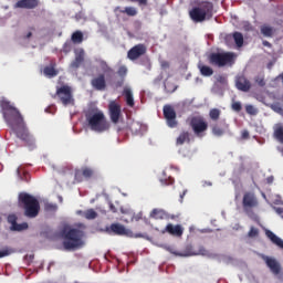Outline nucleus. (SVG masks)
Returning a JSON list of instances; mask_svg holds the SVG:
<instances>
[{"label":"nucleus","mask_w":283,"mask_h":283,"mask_svg":"<svg viewBox=\"0 0 283 283\" xmlns=\"http://www.w3.org/2000/svg\"><path fill=\"white\" fill-rule=\"evenodd\" d=\"M0 107L3 119L11 132L15 134L17 138H20V140L24 143L25 147L34 149V147H36V140L34 139V136L30 134L25 119L19 108L14 107L8 99H2L0 102Z\"/></svg>","instance_id":"obj_1"},{"label":"nucleus","mask_w":283,"mask_h":283,"mask_svg":"<svg viewBox=\"0 0 283 283\" xmlns=\"http://www.w3.org/2000/svg\"><path fill=\"white\" fill-rule=\"evenodd\" d=\"M63 247L66 251H76L85 247V232L83 230L72 228L62 232Z\"/></svg>","instance_id":"obj_2"},{"label":"nucleus","mask_w":283,"mask_h":283,"mask_svg":"<svg viewBox=\"0 0 283 283\" xmlns=\"http://www.w3.org/2000/svg\"><path fill=\"white\" fill-rule=\"evenodd\" d=\"M18 206L24 210L27 218H36L41 211V205L34 196L28 192H20L18 196Z\"/></svg>","instance_id":"obj_3"},{"label":"nucleus","mask_w":283,"mask_h":283,"mask_svg":"<svg viewBox=\"0 0 283 283\" xmlns=\"http://www.w3.org/2000/svg\"><path fill=\"white\" fill-rule=\"evenodd\" d=\"M86 120L92 132H96L97 134H104V132H107L111 127L107 117H105L102 111L86 115Z\"/></svg>","instance_id":"obj_4"},{"label":"nucleus","mask_w":283,"mask_h":283,"mask_svg":"<svg viewBox=\"0 0 283 283\" xmlns=\"http://www.w3.org/2000/svg\"><path fill=\"white\" fill-rule=\"evenodd\" d=\"M189 17L195 23H202L207 19L213 17V3L206 1L202 2L199 7H195L189 11Z\"/></svg>","instance_id":"obj_5"},{"label":"nucleus","mask_w":283,"mask_h":283,"mask_svg":"<svg viewBox=\"0 0 283 283\" xmlns=\"http://www.w3.org/2000/svg\"><path fill=\"white\" fill-rule=\"evenodd\" d=\"M210 65H217V67H224L229 63H233V53H210L208 56Z\"/></svg>","instance_id":"obj_6"},{"label":"nucleus","mask_w":283,"mask_h":283,"mask_svg":"<svg viewBox=\"0 0 283 283\" xmlns=\"http://www.w3.org/2000/svg\"><path fill=\"white\" fill-rule=\"evenodd\" d=\"M56 96L64 106L74 105V96L72 95V87L63 85L56 88Z\"/></svg>","instance_id":"obj_7"},{"label":"nucleus","mask_w":283,"mask_h":283,"mask_svg":"<svg viewBox=\"0 0 283 283\" xmlns=\"http://www.w3.org/2000/svg\"><path fill=\"white\" fill-rule=\"evenodd\" d=\"M189 125L197 136H200L202 132H207V129H209V123H207L202 116L191 117Z\"/></svg>","instance_id":"obj_8"},{"label":"nucleus","mask_w":283,"mask_h":283,"mask_svg":"<svg viewBox=\"0 0 283 283\" xmlns=\"http://www.w3.org/2000/svg\"><path fill=\"white\" fill-rule=\"evenodd\" d=\"M164 118L166 119V123L168 125V127H170L171 129L178 127V119H176V109H174V107L169 104L164 106Z\"/></svg>","instance_id":"obj_9"},{"label":"nucleus","mask_w":283,"mask_h":283,"mask_svg":"<svg viewBox=\"0 0 283 283\" xmlns=\"http://www.w3.org/2000/svg\"><path fill=\"white\" fill-rule=\"evenodd\" d=\"M108 114H109L111 122L114 123V125H118L120 120V116H123L120 104L116 103V101L109 102Z\"/></svg>","instance_id":"obj_10"},{"label":"nucleus","mask_w":283,"mask_h":283,"mask_svg":"<svg viewBox=\"0 0 283 283\" xmlns=\"http://www.w3.org/2000/svg\"><path fill=\"white\" fill-rule=\"evenodd\" d=\"M258 205H259V202H258V197H255V193L245 192L243 195L242 206H243V211H245V213H249V211H251V209H255V207H258Z\"/></svg>","instance_id":"obj_11"},{"label":"nucleus","mask_w":283,"mask_h":283,"mask_svg":"<svg viewBox=\"0 0 283 283\" xmlns=\"http://www.w3.org/2000/svg\"><path fill=\"white\" fill-rule=\"evenodd\" d=\"M145 54H147V46H145V44H137L127 52V59H129V61H138V59L145 56Z\"/></svg>","instance_id":"obj_12"},{"label":"nucleus","mask_w":283,"mask_h":283,"mask_svg":"<svg viewBox=\"0 0 283 283\" xmlns=\"http://www.w3.org/2000/svg\"><path fill=\"white\" fill-rule=\"evenodd\" d=\"M75 59L71 62L70 67L72 70H78L83 63H85V50L76 49L74 51Z\"/></svg>","instance_id":"obj_13"},{"label":"nucleus","mask_w":283,"mask_h":283,"mask_svg":"<svg viewBox=\"0 0 283 283\" xmlns=\"http://www.w3.org/2000/svg\"><path fill=\"white\" fill-rule=\"evenodd\" d=\"M128 232L127 228L120 223H112L106 228L108 235H127Z\"/></svg>","instance_id":"obj_14"},{"label":"nucleus","mask_w":283,"mask_h":283,"mask_svg":"<svg viewBox=\"0 0 283 283\" xmlns=\"http://www.w3.org/2000/svg\"><path fill=\"white\" fill-rule=\"evenodd\" d=\"M262 260H264L266 266L270 268V271L274 275H280V273L282 271V266L280 265V262H277V260H275L274 258L266 256V255H263Z\"/></svg>","instance_id":"obj_15"},{"label":"nucleus","mask_w":283,"mask_h":283,"mask_svg":"<svg viewBox=\"0 0 283 283\" xmlns=\"http://www.w3.org/2000/svg\"><path fill=\"white\" fill-rule=\"evenodd\" d=\"M7 220L9 224H11V231H25V229H28L27 222H23V223L17 222V220H19L17 214H9Z\"/></svg>","instance_id":"obj_16"},{"label":"nucleus","mask_w":283,"mask_h":283,"mask_svg":"<svg viewBox=\"0 0 283 283\" xmlns=\"http://www.w3.org/2000/svg\"><path fill=\"white\" fill-rule=\"evenodd\" d=\"M91 85L97 92H104L107 87V82L105 81V74H99L91 81Z\"/></svg>","instance_id":"obj_17"},{"label":"nucleus","mask_w":283,"mask_h":283,"mask_svg":"<svg viewBox=\"0 0 283 283\" xmlns=\"http://www.w3.org/2000/svg\"><path fill=\"white\" fill-rule=\"evenodd\" d=\"M235 87L240 92H249L251 90V81H249L244 75L237 76Z\"/></svg>","instance_id":"obj_18"},{"label":"nucleus","mask_w":283,"mask_h":283,"mask_svg":"<svg viewBox=\"0 0 283 283\" xmlns=\"http://www.w3.org/2000/svg\"><path fill=\"white\" fill-rule=\"evenodd\" d=\"M165 231L167 233H169L170 235H176L177 238H180L184 233L182 226H180V224L174 226L171 223H168L166 226Z\"/></svg>","instance_id":"obj_19"},{"label":"nucleus","mask_w":283,"mask_h":283,"mask_svg":"<svg viewBox=\"0 0 283 283\" xmlns=\"http://www.w3.org/2000/svg\"><path fill=\"white\" fill-rule=\"evenodd\" d=\"M39 6L36 0H20L15 3V8H24L25 10H34Z\"/></svg>","instance_id":"obj_20"},{"label":"nucleus","mask_w":283,"mask_h":283,"mask_svg":"<svg viewBox=\"0 0 283 283\" xmlns=\"http://www.w3.org/2000/svg\"><path fill=\"white\" fill-rule=\"evenodd\" d=\"M123 96H125L126 105L128 107H134V93H132V88L125 87L123 91Z\"/></svg>","instance_id":"obj_21"},{"label":"nucleus","mask_w":283,"mask_h":283,"mask_svg":"<svg viewBox=\"0 0 283 283\" xmlns=\"http://www.w3.org/2000/svg\"><path fill=\"white\" fill-rule=\"evenodd\" d=\"M115 12H120V14H127V17H136V14H138V10L135 7H125L124 9L117 7L115 9Z\"/></svg>","instance_id":"obj_22"},{"label":"nucleus","mask_w":283,"mask_h":283,"mask_svg":"<svg viewBox=\"0 0 283 283\" xmlns=\"http://www.w3.org/2000/svg\"><path fill=\"white\" fill-rule=\"evenodd\" d=\"M226 129H229V124H227V122L223 123V127L218 124L212 125V134L214 136H223Z\"/></svg>","instance_id":"obj_23"},{"label":"nucleus","mask_w":283,"mask_h":283,"mask_svg":"<svg viewBox=\"0 0 283 283\" xmlns=\"http://www.w3.org/2000/svg\"><path fill=\"white\" fill-rule=\"evenodd\" d=\"M150 218L154 220H165V218H167V212L163 209L156 208L150 212Z\"/></svg>","instance_id":"obj_24"},{"label":"nucleus","mask_w":283,"mask_h":283,"mask_svg":"<svg viewBox=\"0 0 283 283\" xmlns=\"http://www.w3.org/2000/svg\"><path fill=\"white\" fill-rule=\"evenodd\" d=\"M43 74L44 76H46L48 78H54V76H59V71H56V69L54 67V65L52 66H45L43 69Z\"/></svg>","instance_id":"obj_25"},{"label":"nucleus","mask_w":283,"mask_h":283,"mask_svg":"<svg viewBox=\"0 0 283 283\" xmlns=\"http://www.w3.org/2000/svg\"><path fill=\"white\" fill-rule=\"evenodd\" d=\"M201 76H213V69L205 64H198Z\"/></svg>","instance_id":"obj_26"},{"label":"nucleus","mask_w":283,"mask_h":283,"mask_svg":"<svg viewBox=\"0 0 283 283\" xmlns=\"http://www.w3.org/2000/svg\"><path fill=\"white\" fill-rule=\"evenodd\" d=\"M274 138L279 140L283 145V126L282 124H279L274 128Z\"/></svg>","instance_id":"obj_27"},{"label":"nucleus","mask_w":283,"mask_h":283,"mask_svg":"<svg viewBox=\"0 0 283 283\" xmlns=\"http://www.w3.org/2000/svg\"><path fill=\"white\" fill-rule=\"evenodd\" d=\"M177 255H180L181 258H189L191 255H198V252H195L191 245H187L185 251L178 252Z\"/></svg>","instance_id":"obj_28"},{"label":"nucleus","mask_w":283,"mask_h":283,"mask_svg":"<svg viewBox=\"0 0 283 283\" xmlns=\"http://www.w3.org/2000/svg\"><path fill=\"white\" fill-rule=\"evenodd\" d=\"M233 40L235 42L237 48H242L244 45V35H242V33L234 32Z\"/></svg>","instance_id":"obj_29"},{"label":"nucleus","mask_w":283,"mask_h":283,"mask_svg":"<svg viewBox=\"0 0 283 283\" xmlns=\"http://www.w3.org/2000/svg\"><path fill=\"white\" fill-rule=\"evenodd\" d=\"M164 87H165V92H167V94H174V92H176L178 90V86L174 84V82H169L166 81L164 83Z\"/></svg>","instance_id":"obj_30"},{"label":"nucleus","mask_w":283,"mask_h":283,"mask_svg":"<svg viewBox=\"0 0 283 283\" xmlns=\"http://www.w3.org/2000/svg\"><path fill=\"white\" fill-rule=\"evenodd\" d=\"M185 143H189V132H184L177 138V145H185Z\"/></svg>","instance_id":"obj_31"},{"label":"nucleus","mask_w":283,"mask_h":283,"mask_svg":"<svg viewBox=\"0 0 283 283\" xmlns=\"http://www.w3.org/2000/svg\"><path fill=\"white\" fill-rule=\"evenodd\" d=\"M71 41L73 43H83V32L75 31L71 36Z\"/></svg>","instance_id":"obj_32"},{"label":"nucleus","mask_w":283,"mask_h":283,"mask_svg":"<svg viewBox=\"0 0 283 283\" xmlns=\"http://www.w3.org/2000/svg\"><path fill=\"white\" fill-rule=\"evenodd\" d=\"M84 218H86V220H96L98 213L94 209H88L84 212Z\"/></svg>","instance_id":"obj_33"},{"label":"nucleus","mask_w":283,"mask_h":283,"mask_svg":"<svg viewBox=\"0 0 283 283\" xmlns=\"http://www.w3.org/2000/svg\"><path fill=\"white\" fill-rule=\"evenodd\" d=\"M261 34H263V36H273V28L269 27V25H263L261 27Z\"/></svg>","instance_id":"obj_34"},{"label":"nucleus","mask_w":283,"mask_h":283,"mask_svg":"<svg viewBox=\"0 0 283 283\" xmlns=\"http://www.w3.org/2000/svg\"><path fill=\"white\" fill-rule=\"evenodd\" d=\"M220 109L218 108H212L209 112V117L211 118V120H219L220 119Z\"/></svg>","instance_id":"obj_35"},{"label":"nucleus","mask_w":283,"mask_h":283,"mask_svg":"<svg viewBox=\"0 0 283 283\" xmlns=\"http://www.w3.org/2000/svg\"><path fill=\"white\" fill-rule=\"evenodd\" d=\"M245 112L247 114H249L250 116H256L258 114V108L253 107V105L248 104L245 105Z\"/></svg>","instance_id":"obj_36"},{"label":"nucleus","mask_w":283,"mask_h":283,"mask_svg":"<svg viewBox=\"0 0 283 283\" xmlns=\"http://www.w3.org/2000/svg\"><path fill=\"white\" fill-rule=\"evenodd\" d=\"M82 176L86 179L92 178V176H94V170H92L91 168H84L82 169Z\"/></svg>","instance_id":"obj_37"},{"label":"nucleus","mask_w":283,"mask_h":283,"mask_svg":"<svg viewBox=\"0 0 283 283\" xmlns=\"http://www.w3.org/2000/svg\"><path fill=\"white\" fill-rule=\"evenodd\" d=\"M62 51L64 52V54H70V52H72V41H66L63 44Z\"/></svg>","instance_id":"obj_38"},{"label":"nucleus","mask_w":283,"mask_h":283,"mask_svg":"<svg viewBox=\"0 0 283 283\" xmlns=\"http://www.w3.org/2000/svg\"><path fill=\"white\" fill-rule=\"evenodd\" d=\"M231 109L233 112H238V113L242 112V103H240V102H232Z\"/></svg>","instance_id":"obj_39"},{"label":"nucleus","mask_w":283,"mask_h":283,"mask_svg":"<svg viewBox=\"0 0 283 283\" xmlns=\"http://www.w3.org/2000/svg\"><path fill=\"white\" fill-rule=\"evenodd\" d=\"M160 182L164 187H169V185H174L175 180L171 177L160 179Z\"/></svg>","instance_id":"obj_40"},{"label":"nucleus","mask_w":283,"mask_h":283,"mask_svg":"<svg viewBox=\"0 0 283 283\" xmlns=\"http://www.w3.org/2000/svg\"><path fill=\"white\" fill-rule=\"evenodd\" d=\"M117 74L120 78H125L127 76V66H119Z\"/></svg>","instance_id":"obj_41"},{"label":"nucleus","mask_w":283,"mask_h":283,"mask_svg":"<svg viewBox=\"0 0 283 283\" xmlns=\"http://www.w3.org/2000/svg\"><path fill=\"white\" fill-rule=\"evenodd\" d=\"M254 81L259 87H264V85H266V82L264 81V76H256Z\"/></svg>","instance_id":"obj_42"},{"label":"nucleus","mask_w":283,"mask_h":283,"mask_svg":"<svg viewBox=\"0 0 283 283\" xmlns=\"http://www.w3.org/2000/svg\"><path fill=\"white\" fill-rule=\"evenodd\" d=\"M214 78H216L217 83H220V85H227V76L216 75Z\"/></svg>","instance_id":"obj_43"},{"label":"nucleus","mask_w":283,"mask_h":283,"mask_svg":"<svg viewBox=\"0 0 283 283\" xmlns=\"http://www.w3.org/2000/svg\"><path fill=\"white\" fill-rule=\"evenodd\" d=\"M259 233H260V231L258 230V228L252 227L250 229L248 235H249V238H258Z\"/></svg>","instance_id":"obj_44"},{"label":"nucleus","mask_w":283,"mask_h":283,"mask_svg":"<svg viewBox=\"0 0 283 283\" xmlns=\"http://www.w3.org/2000/svg\"><path fill=\"white\" fill-rule=\"evenodd\" d=\"M10 253H12V250H10L8 248L0 250V258H8V255H10Z\"/></svg>","instance_id":"obj_45"},{"label":"nucleus","mask_w":283,"mask_h":283,"mask_svg":"<svg viewBox=\"0 0 283 283\" xmlns=\"http://www.w3.org/2000/svg\"><path fill=\"white\" fill-rule=\"evenodd\" d=\"M104 65V72L108 73V74H114V69L109 67V65H107V62H103Z\"/></svg>","instance_id":"obj_46"},{"label":"nucleus","mask_w":283,"mask_h":283,"mask_svg":"<svg viewBox=\"0 0 283 283\" xmlns=\"http://www.w3.org/2000/svg\"><path fill=\"white\" fill-rule=\"evenodd\" d=\"M56 209H57L56 205L48 203L45 206L46 211H56Z\"/></svg>","instance_id":"obj_47"},{"label":"nucleus","mask_w":283,"mask_h":283,"mask_svg":"<svg viewBox=\"0 0 283 283\" xmlns=\"http://www.w3.org/2000/svg\"><path fill=\"white\" fill-rule=\"evenodd\" d=\"M249 130H242V133H241V138H243V140H247V139H249Z\"/></svg>","instance_id":"obj_48"},{"label":"nucleus","mask_w":283,"mask_h":283,"mask_svg":"<svg viewBox=\"0 0 283 283\" xmlns=\"http://www.w3.org/2000/svg\"><path fill=\"white\" fill-rule=\"evenodd\" d=\"M32 32H34V28H31V31H29L27 34H24L23 39H32Z\"/></svg>","instance_id":"obj_49"},{"label":"nucleus","mask_w":283,"mask_h":283,"mask_svg":"<svg viewBox=\"0 0 283 283\" xmlns=\"http://www.w3.org/2000/svg\"><path fill=\"white\" fill-rule=\"evenodd\" d=\"M115 85H116V87H123V85H125V78H120V81H117L116 83H115Z\"/></svg>","instance_id":"obj_50"},{"label":"nucleus","mask_w":283,"mask_h":283,"mask_svg":"<svg viewBox=\"0 0 283 283\" xmlns=\"http://www.w3.org/2000/svg\"><path fill=\"white\" fill-rule=\"evenodd\" d=\"M161 67L164 70H167L169 67V62H167V61L161 62Z\"/></svg>","instance_id":"obj_51"},{"label":"nucleus","mask_w":283,"mask_h":283,"mask_svg":"<svg viewBox=\"0 0 283 283\" xmlns=\"http://www.w3.org/2000/svg\"><path fill=\"white\" fill-rule=\"evenodd\" d=\"M109 209L113 213H116L117 211L116 206H114V203H109Z\"/></svg>","instance_id":"obj_52"},{"label":"nucleus","mask_w":283,"mask_h":283,"mask_svg":"<svg viewBox=\"0 0 283 283\" xmlns=\"http://www.w3.org/2000/svg\"><path fill=\"white\" fill-rule=\"evenodd\" d=\"M139 6H147V0H136Z\"/></svg>","instance_id":"obj_53"},{"label":"nucleus","mask_w":283,"mask_h":283,"mask_svg":"<svg viewBox=\"0 0 283 283\" xmlns=\"http://www.w3.org/2000/svg\"><path fill=\"white\" fill-rule=\"evenodd\" d=\"M185 196H187V190H184V192L180 195V202L185 200Z\"/></svg>","instance_id":"obj_54"},{"label":"nucleus","mask_w":283,"mask_h":283,"mask_svg":"<svg viewBox=\"0 0 283 283\" xmlns=\"http://www.w3.org/2000/svg\"><path fill=\"white\" fill-rule=\"evenodd\" d=\"M263 45L264 48H271L272 44L269 41H263Z\"/></svg>","instance_id":"obj_55"},{"label":"nucleus","mask_w":283,"mask_h":283,"mask_svg":"<svg viewBox=\"0 0 283 283\" xmlns=\"http://www.w3.org/2000/svg\"><path fill=\"white\" fill-rule=\"evenodd\" d=\"M17 174H18L19 178H21V180H22L23 178L21 177V168L17 169Z\"/></svg>","instance_id":"obj_56"},{"label":"nucleus","mask_w":283,"mask_h":283,"mask_svg":"<svg viewBox=\"0 0 283 283\" xmlns=\"http://www.w3.org/2000/svg\"><path fill=\"white\" fill-rule=\"evenodd\" d=\"M277 213H282V209L279 208V209H277Z\"/></svg>","instance_id":"obj_57"},{"label":"nucleus","mask_w":283,"mask_h":283,"mask_svg":"<svg viewBox=\"0 0 283 283\" xmlns=\"http://www.w3.org/2000/svg\"><path fill=\"white\" fill-rule=\"evenodd\" d=\"M75 178H78V172L75 174Z\"/></svg>","instance_id":"obj_58"},{"label":"nucleus","mask_w":283,"mask_h":283,"mask_svg":"<svg viewBox=\"0 0 283 283\" xmlns=\"http://www.w3.org/2000/svg\"><path fill=\"white\" fill-rule=\"evenodd\" d=\"M0 222H1V217H0Z\"/></svg>","instance_id":"obj_59"}]
</instances>
